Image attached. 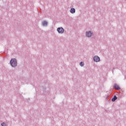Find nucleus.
<instances>
[{"label": "nucleus", "mask_w": 126, "mask_h": 126, "mask_svg": "<svg viewBox=\"0 0 126 126\" xmlns=\"http://www.w3.org/2000/svg\"><path fill=\"white\" fill-rule=\"evenodd\" d=\"M57 31L59 34H63V33H64V29L63 28V27L58 28Z\"/></svg>", "instance_id": "2"}, {"label": "nucleus", "mask_w": 126, "mask_h": 126, "mask_svg": "<svg viewBox=\"0 0 126 126\" xmlns=\"http://www.w3.org/2000/svg\"><path fill=\"white\" fill-rule=\"evenodd\" d=\"M114 88L116 90H120V89H121V88H120V86L118 84H114Z\"/></svg>", "instance_id": "6"}, {"label": "nucleus", "mask_w": 126, "mask_h": 126, "mask_svg": "<svg viewBox=\"0 0 126 126\" xmlns=\"http://www.w3.org/2000/svg\"><path fill=\"white\" fill-rule=\"evenodd\" d=\"M80 66H84V62H81L80 63Z\"/></svg>", "instance_id": "9"}, {"label": "nucleus", "mask_w": 126, "mask_h": 126, "mask_svg": "<svg viewBox=\"0 0 126 126\" xmlns=\"http://www.w3.org/2000/svg\"><path fill=\"white\" fill-rule=\"evenodd\" d=\"M70 12L71 13H72V14L75 13V9L74 8H71L70 9Z\"/></svg>", "instance_id": "7"}, {"label": "nucleus", "mask_w": 126, "mask_h": 126, "mask_svg": "<svg viewBox=\"0 0 126 126\" xmlns=\"http://www.w3.org/2000/svg\"><path fill=\"white\" fill-rule=\"evenodd\" d=\"M93 35V32L91 31H88L86 32V36L88 38H90Z\"/></svg>", "instance_id": "3"}, {"label": "nucleus", "mask_w": 126, "mask_h": 126, "mask_svg": "<svg viewBox=\"0 0 126 126\" xmlns=\"http://www.w3.org/2000/svg\"><path fill=\"white\" fill-rule=\"evenodd\" d=\"M10 64L12 67H16L17 66V60L16 59H12L10 61Z\"/></svg>", "instance_id": "1"}, {"label": "nucleus", "mask_w": 126, "mask_h": 126, "mask_svg": "<svg viewBox=\"0 0 126 126\" xmlns=\"http://www.w3.org/2000/svg\"><path fill=\"white\" fill-rule=\"evenodd\" d=\"M94 61L95 62V63H98L100 62V58L97 56H95L94 57Z\"/></svg>", "instance_id": "5"}, {"label": "nucleus", "mask_w": 126, "mask_h": 126, "mask_svg": "<svg viewBox=\"0 0 126 126\" xmlns=\"http://www.w3.org/2000/svg\"><path fill=\"white\" fill-rule=\"evenodd\" d=\"M1 126H6V124L4 123H3L1 124Z\"/></svg>", "instance_id": "10"}, {"label": "nucleus", "mask_w": 126, "mask_h": 126, "mask_svg": "<svg viewBox=\"0 0 126 126\" xmlns=\"http://www.w3.org/2000/svg\"><path fill=\"white\" fill-rule=\"evenodd\" d=\"M117 99H118V97H117V96L116 95H115L114 96V97L112 98V102H115V101H116V100H117Z\"/></svg>", "instance_id": "8"}, {"label": "nucleus", "mask_w": 126, "mask_h": 126, "mask_svg": "<svg viewBox=\"0 0 126 126\" xmlns=\"http://www.w3.org/2000/svg\"><path fill=\"white\" fill-rule=\"evenodd\" d=\"M48 24H49V23H48V21L46 20H44L41 22V25L43 27H47V26H48Z\"/></svg>", "instance_id": "4"}]
</instances>
